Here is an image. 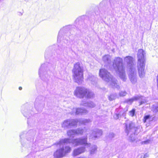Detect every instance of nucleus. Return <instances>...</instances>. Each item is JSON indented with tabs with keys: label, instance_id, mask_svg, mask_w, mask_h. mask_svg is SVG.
<instances>
[{
	"label": "nucleus",
	"instance_id": "1",
	"mask_svg": "<svg viewBox=\"0 0 158 158\" xmlns=\"http://www.w3.org/2000/svg\"><path fill=\"white\" fill-rule=\"evenodd\" d=\"M71 143L74 147L83 145L86 148L89 147L91 144L87 143V137H81L73 139L72 140L69 138L60 139L58 142L55 143L59 148L54 153V156L56 158H61L64 156L67 153H69L71 150V147L69 146H64L65 144Z\"/></svg>",
	"mask_w": 158,
	"mask_h": 158
},
{
	"label": "nucleus",
	"instance_id": "2",
	"mask_svg": "<svg viewBox=\"0 0 158 158\" xmlns=\"http://www.w3.org/2000/svg\"><path fill=\"white\" fill-rule=\"evenodd\" d=\"M134 59L132 56H127L124 57L123 62L127 64L129 72V77L131 82L133 84L137 81L136 70Z\"/></svg>",
	"mask_w": 158,
	"mask_h": 158
},
{
	"label": "nucleus",
	"instance_id": "3",
	"mask_svg": "<svg viewBox=\"0 0 158 158\" xmlns=\"http://www.w3.org/2000/svg\"><path fill=\"white\" fill-rule=\"evenodd\" d=\"M113 63V67L116 73L123 81H125L127 78L122 59L119 57H116Z\"/></svg>",
	"mask_w": 158,
	"mask_h": 158
},
{
	"label": "nucleus",
	"instance_id": "4",
	"mask_svg": "<svg viewBox=\"0 0 158 158\" xmlns=\"http://www.w3.org/2000/svg\"><path fill=\"white\" fill-rule=\"evenodd\" d=\"M99 76L108 84L111 85L113 88L119 89L120 88L117 80L113 77L110 74L104 69H100L99 70Z\"/></svg>",
	"mask_w": 158,
	"mask_h": 158
},
{
	"label": "nucleus",
	"instance_id": "5",
	"mask_svg": "<svg viewBox=\"0 0 158 158\" xmlns=\"http://www.w3.org/2000/svg\"><path fill=\"white\" fill-rule=\"evenodd\" d=\"M145 54L142 49L139 50L138 53V61L137 65L139 75L140 78L143 77L145 75V60L144 56Z\"/></svg>",
	"mask_w": 158,
	"mask_h": 158
},
{
	"label": "nucleus",
	"instance_id": "6",
	"mask_svg": "<svg viewBox=\"0 0 158 158\" xmlns=\"http://www.w3.org/2000/svg\"><path fill=\"white\" fill-rule=\"evenodd\" d=\"M73 77L74 81L80 84L83 81V69L80 63L77 62L74 64L72 70Z\"/></svg>",
	"mask_w": 158,
	"mask_h": 158
},
{
	"label": "nucleus",
	"instance_id": "7",
	"mask_svg": "<svg viewBox=\"0 0 158 158\" xmlns=\"http://www.w3.org/2000/svg\"><path fill=\"white\" fill-rule=\"evenodd\" d=\"M89 119H67L64 120L61 123L62 127L64 128H68L71 127L77 126V123L79 122L80 123L86 125L87 123L91 122Z\"/></svg>",
	"mask_w": 158,
	"mask_h": 158
},
{
	"label": "nucleus",
	"instance_id": "8",
	"mask_svg": "<svg viewBox=\"0 0 158 158\" xmlns=\"http://www.w3.org/2000/svg\"><path fill=\"white\" fill-rule=\"evenodd\" d=\"M126 126V132L128 134L131 133V135L130 136L129 138V140L130 142H133L135 140L134 137L135 133V132L136 128L135 126V124L131 122L127 121L125 123Z\"/></svg>",
	"mask_w": 158,
	"mask_h": 158
},
{
	"label": "nucleus",
	"instance_id": "9",
	"mask_svg": "<svg viewBox=\"0 0 158 158\" xmlns=\"http://www.w3.org/2000/svg\"><path fill=\"white\" fill-rule=\"evenodd\" d=\"M47 64H42L39 71V77L43 80H45L46 79L49 77V75L47 72L48 68L47 66Z\"/></svg>",
	"mask_w": 158,
	"mask_h": 158
},
{
	"label": "nucleus",
	"instance_id": "10",
	"mask_svg": "<svg viewBox=\"0 0 158 158\" xmlns=\"http://www.w3.org/2000/svg\"><path fill=\"white\" fill-rule=\"evenodd\" d=\"M137 100L140 101L139 105L147 102L146 98L140 95L135 96L131 98L126 100V102L129 104H131L134 101Z\"/></svg>",
	"mask_w": 158,
	"mask_h": 158
},
{
	"label": "nucleus",
	"instance_id": "11",
	"mask_svg": "<svg viewBox=\"0 0 158 158\" xmlns=\"http://www.w3.org/2000/svg\"><path fill=\"white\" fill-rule=\"evenodd\" d=\"M87 89L82 87H77L74 91V95L80 98H83L87 92Z\"/></svg>",
	"mask_w": 158,
	"mask_h": 158
},
{
	"label": "nucleus",
	"instance_id": "12",
	"mask_svg": "<svg viewBox=\"0 0 158 158\" xmlns=\"http://www.w3.org/2000/svg\"><path fill=\"white\" fill-rule=\"evenodd\" d=\"M71 111H70L69 113L71 114H73L74 113L76 114H87L88 111L87 110L82 109L81 108H73L72 109H71Z\"/></svg>",
	"mask_w": 158,
	"mask_h": 158
},
{
	"label": "nucleus",
	"instance_id": "13",
	"mask_svg": "<svg viewBox=\"0 0 158 158\" xmlns=\"http://www.w3.org/2000/svg\"><path fill=\"white\" fill-rule=\"evenodd\" d=\"M44 106V104L42 101H40L38 99H36L34 104L35 109L38 111L42 110Z\"/></svg>",
	"mask_w": 158,
	"mask_h": 158
},
{
	"label": "nucleus",
	"instance_id": "14",
	"mask_svg": "<svg viewBox=\"0 0 158 158\" xmlns=\"http://www.w3.org/2000/svg\"><path fill=\"white\" fill-rule=\"evenodd\" d=\"M85 147H81L74 149L73 152V155L76 156L81 154L85 151Z\"/></svg>",
	"mask_w": 158,
	"mask_h": 158
},
{
	"label": "nucleus",
	"instance_id": "15",
	"mask_svg": "<svg viewBox=\"0 0 158 158\" xmlns=\"http://www.w3.org/2000/svg\"><path fill=\"white\" fill-rule=\"evenodd\" d=\"M102 133V130L98 129H95L92 132L90 137L92 138L95 139L100 136Z\"/></svg>",
	"mask_w": 158,
	"mask_h": 158
},
{
	"label": "nucleus",
	"instance_id": "16",
	"mask_svg": "<svg viewBox=\"0 0 158 158\" xmlns=\"http://www.w3.org/2000/svg\"><path fill=\"white\" fill-rule=\"evenodd\" d=\"M81 105L90 108H93L95 106V104L93 102L90 101L87 102L83 101L81 103Z\"/></svg>",
	"mask_w": 158,
	"mask_h": 158
},
{
	"label": "nucleus",
	"instance_id": "17",
	"mask_svg": "<svg viewBox=\"0 0 158 158\" xmlns=\"http://www.w3.org/2000/svg\"><path fill=\"white\" fill-rule=\"evenodd\" d=\"M96 78L91 74L89 75L87 79V81L93 85H94L96 83Z\"/></svg>",
	"mask_w": 158,
	"mask_h": 158
},
{
	"label": "nucleus",
	"instance_id": "18",
	"mask_svg": "<svg viewBox=\"0 0 158 158\" xmlns=\"http://www.w3.org/2000/svg\"><path fill=\"white\" fill-rule=\"evenodd\" d=\"M87 92L85 94V98H93L94 96V93L90 90L87 89Z\"/></svg>",
	"mask_w": 158,
	"mask_h": 158
},
{
	"label": "nucleus",
	"instance_id": "19",
	"mask_svg": "<svg viewBox=\"0 0 158 158\" xmlns=\"http://www.w3.org/2000/svg\"><path fill=\"white\" fill-rule=\"evenodd\" d=\"M111 57L110 55H106L103 57L102 60L105 63L109 64L111 62Z\"/></svg>",
	"mask_w": 158,
	"mask_h": 158
},
{
	"label": "nucleus",
	"instance_id": "20",
	"mask_svg": "<svg viewBox=\"0 0 158 158\" xmlns=\"http://www.w3.org/2000/svg\"><path fill=\"white\" fill-rule=\"evenodd\" d=\"M97 146L94 145L92 146L91 149L89 150V153L90 155H92L96 153L97 151Z\"/></svg>",
	"mask_w": 158,
	"mask_h": 158
},
{
	"label": "nucleus",
	"instance_id": "21",
	"mask_svg": "<svg viewBox=\"0 0 158 158\" xmlns=\"http://www.w3.org/2000/svg\"><path fill=\"white\" fill-rule=\"evenodd\" d=\"M67 134L69 137H73L76 134L75 130H69L67 131Z\"/></svg>",
	"mask_w": 158,
	"mask_h": 158
},
{
	"label": "nucleus",
	"instance_id": "22",
	"mask_svg": "<svg viewBox=\"0 0 158 158\" xmlns=\"http://www.w3.org/2000/svg\"><path fill=\"white\" fill-rule=\"evenodd\" d=\"M75 130L76 135H82L84 131L83 129L81 128H78Z\"/></svg>",
	"mask_w": 158,
	"mask_h": 158
},
{
	"label": "nucleus",
	"instance_id": "23",
	"mask_svg": "<svg viewBox=\"0 0 158 158\" xmlns=\"http://www.w3.org/2000/svg\"><path fill=\"white\" fill-rule=\"evenodd\" d=\"M151 120L150 116L149 115H147L144 117L143 122L144 123H146L147 122H149Z\"/></svg>",
	"mask_w": 158,
	"mask_h": 158
},
{
	"label": "nucleus",
	"instance_id": "24",
	"mask_svg": "<svg viewBox=\"0 0 158 158\" xmlns=\"http://www.w3.org/2000/svg\"><path fill=\"white\" fill-rule=\"evenodd\" d=\"M117 97L116 94L115 93L111 94L108 97L109 100L111 101L115 99Z\"/></svg>",
	"mask_w": 158,
	"mask_h": 158
},
{
	"label": "nucleus",
	"instance_id": "25",
	"mask_svg": "<svg viewBox=\"0 0 158 158\" xmlns=\"http://www.w3.org/2000/svg\"><path fill=\"white\" fill-rule=\"evenodd\" d=\"M127 93L125 91H121L119 92V95L120 96L123 97L126 96Z\"/></svg>",
	"mask_w": 158,
	"mask_h": 158
},
{
	"label": "nucleus",
	"instance_id": "26",
	"mask_svg": "<svg viewBox=\"0 0 158 158\" xmlns=\"http://www.w3.org/2000/svg\"><path fill=\"white\" fill-rule=\"evenodd\" d=\"M153 111L156 112L158 111V106L157 105H153Z\"/></svg>",
	"mask_w": 158,
	"mask_h": 158
},
{
	"label": "nucleus",
	"instance_id": "27",
	"mask_svg": "<svg viewBox=\"0 0 158 158\" xmlns=\"http://www.w3.org/2000/svg\"><path fill=\"white\" fill-rule=\"evenodd\" d=\"M135 110H132L129 112V115L131 116V117L133 116L135 114Z\"/></svg>",
	"mask_w": 158,
	"mask_h": 158
},
{
	"label": "nucleus",
	"instance_id": "28",
	"mask_svg": "<svg viewBox=\"0 0 158 158\" xmlns=\"http://www.w3.org/2000/svg\"><path fill=\"white\" fill-rule=\"evenodd\" d=\"M119 114H116L114 116V118L116 119H118L119 118Z\"/></svg>",
	"mask_w": 158,
	"mask_h": 158
},
{
	"label": "nucleus",
	"instance_id": "29",
	"mask_svg": "<svg viewBox=\"0 0 158 158\" xmlns=\"http://www.w3.org/2000/svg\"><path fill=\"white\" fill-rule=\"evenodd\" d=\"M114 135L113 133H111L109 135V137L110 138H112L114 137Z\"/></svg>",
	"mask_w": 158,
	"mask_h": 158
},
{
	"label": "nucleus",
	"instance_id": "30",
	"mask_svg": "<svg viewBox=\"0 0 158 158\" xmlns=\"http://www.w3.org/2000/svg\"><path fill=\"white\" fill-rule=\"evenodd\" d=\"M148 157L149 155L148 154L146 153L144 155L143 158H148Z\"/></svg>",
	"mask_w": 158,
	"mask_h": 158
},
{
	"label": "nucleus",
	"instance_id": "31",
	"mask_svg": "<svg viewBox=\"0 0 158 158\" xmlns=\"http://www.w3.org/2000/svg\"><path fill=\"white\" fill-rule=\"evenodd\" d=\"M149 140H146L142 142V143L144 144H147L148 143H149Z\"/></svg>",
	"mask_w": 158,
	"mask_h": 158
},
{
	"label": "nucleus",
	"instance_id": "32",
	"mask_svg": "<svg viewBox=\"0 0 158 158\" xmlns=\"http://www.w3.org/2000/svg\"><path fill=\"white\" fill-rule=\"evenodd\" d=\"M61 31V30H60V31L59 32V33L58 34V37H57V39H58V40H60V31Z\"/></svg>",
	"mask_w": 158,
	"mask_h": 158
},
{
	"label": "nucleus",
	"instance_id": "33",
	"mask_svg": "<svg viewBox=\"0 0 158 158\" xmlns=\"http://www.w3.org/2000/svg\"><path fill=\"white\" fill-rule=\"evenodd\" d=\"M22 88L21 87H19V90H22Z\"/></svg>",
	"mask_w": 158,
	"mask_h": 158
},
{
	"label": "nucleus",
	"instance_id": "34",
	"mask_svg": "<svg viewBox=\"0 0 158 158\" xmlns=\"http://www.w3.org/2000/svg\"><path fill=\"white\" fill-rule=\"evenodd\" d=\"M20 137H21V135H20Z\"/></svg>",
	"mask_w": 158,
	"mask_h": 158
}]
</instances>
